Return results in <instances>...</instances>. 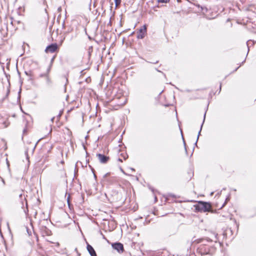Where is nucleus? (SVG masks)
Listing matches in <instances>:
<instances>
[{
	"label": "nucleus",
	"mask_w": 256,
	"mask_h": 256,
	"mask_svg": "<svg viewBox=\"0 0 256 256\" xmlns=\"http://www.w3.org/2000/svg\"><path fill=\"white\" fill-rule=\"evenodd\" d=\"M194 207L196 212H209L212 208V204L210 202L200 200L194 206Z\"/></svg>",
	"instance_id": "nucleus-1"
},
{
	"label": "nucleus",
	"mask_w": 256,
	"mask_h": 256,
	"mask_svg": "<svg viewBox=\"0 0 256 256\" xmlns=\"http://www.w3.org/2000/svg\"><path fill=\"white\" fill-rule=\"evenodd\" d=\"M216 248L214 246H210L206 244H202L198 248V250L202 256L210 254L212 255L215 251Z\"/></svg>",
	"instance_id": "nucleus-2"
},
{
	"label": "nucleus",
	"mask_w": 256,
	"mask_h": 256,
	"mask_svg": "<svg viewBox=\"0 0 256 256\" xmlns=\"http://www.w3.org/2000/svg\"><path fill=\"white\" fill-rule=\"evenodd\" d=\"M118 178L116 176H110V173L105 174L102 180L104 185L109 186L110 185H116L118 184Z\"/></svg>",
	"instance_id": "nucleus-3"
},
{
	"label": "nucleus",
	"mask_w": 256,
	"mask_h": 256,
	"mask_svg": "<svg viewBox=\"0 0 256 256\" xmlns=\"http://www.w3.org/2000/svg\"><path fill=\"white\" fill-rule=\"evenodd\" d=\"M112 248L116 250L119 254H122L124 251V245L121 242H114L112 244Z\"/></svg>",
	"instance_id": "nucleus-4"
},
{
	"label": "nucleus",
	"mask_w": 256,
	"mask_h": 256,
	"mask_svg": "<svg viewBox=\"0 0 256 256\" xmlns=\"http://www.w3.org/2000/svg\"><path fill=\"white\" fill-rule=\"evenodd\" d=\"M58 50V44L56 43H52L46 47L45 52H50L51 53H53L57 51Z\"/></svg>",
	"instance_id": "nucleus-5"
},
{
	"label": "nucleus",
	"mask_w": 256,
	"mask_h": 256,
	"mask_svg": "<svg viewBox=\"0 0 256 256\" xmlns=\"http://www.w3.org/2000/svg\"><path fill=\"white\" fill-rule=\"evenodd\" d=\"M146 24L142 26L137 32L136 38L138 39H142L146 33Z\"/></svg>",
	"instance_id": "nucleus-6"
},
{
	"label": "nucleus",
	"mask_w": 256,
	"mask_h": 256,
	"mask_svg": "<svg viewBox=\"0 0 256 256\" xmlns=\"http://www.w3.org/2000/svg\"><path fill=\"white\" fill-rule=\"evenodd\" d=\"M96 156L98 157L99 162L101 164H106L110 159L109 156L102 154H97Z\"/></svg>",
	"instance_id": "nucleus-7"
},
{
	"label": "nucleus",
	"mask_w": 256,
	"mask_h": 256,
	"mask_svg": "<svg viewBox=\"0 0 256 256\" xmlns=\"http://www.w3.org/2000/svg\"><path fill=\"white\" fill-rule=\"evenodd\" d=\"M40 230L42 234H44L46 236H50L51 235V230L48 229L46 226H40Z\"/></svg>",
	"instance_id": "nucleus-8"
},
{
	"label": "nucleus",
	"mask_w": 256,
	"mask_h": 256,
	"mask_svg": "<svg viewBox=\"0 0 256 256\" xmlns=\"http://www.w3.org/2000/svg\"><path fill=\"white\" fill-rule=\"evenodd\" d=\"M86 249L90 256H97L96 252L94 248L87 242Z\"/></svg>",
	"instance_id": "nucleus-9"
},
{
	"label": "nucleus",
	"mask_w": 256,
	"mask_h": 256,
	"mask_svg": "<svg viewBox=\"0 0 256 256\" xmlns=\"http://www.w3.org/2000/svg\"><path fill=\"white\" fill-rule=\"evenodd\" d=\"M24 74L30 77L28 78L29 80H33L35 78L32 70L24 71Z\"/></svg>",
	"instance_id": "nucleus-10"
},
{
	"label": "nucleus",
	"mask_w": 256,
	"mask_h": 256,
	"mask_svg": "<svg viewBox=\"0 0 256 256\" xmlns=\"http://www.w3.org/2000/svg\"><path fill=\"white\" fill-rule=\"evenodd\" d=\"M212 240L209 238H206V239L202 238H200V239L198 240V243L202 242V244H206V242H212Z\"/></svg>",
	"instance_id": "nucleus-11"
},
{
	"label": "nucleus",
	"mask_w": 256,
	"mask_h": 256,
	"mask_svg": "<svg viewBox=\"0 0 256 256\" xmlns=\"http://www.w3.org/2000/svg\"><path fill=\"white\" fill-rule=\"evenodd\" d=\"M206 111L205 112V113L204 114V120H203V122L200 126V131L198 132V136H197V141H198V138H199V136L200 134V132H201V130H202V126L204 124V120H205V118H206Z\"/></svg>",
	"instance_id": "nucleus-12"
},
{
	"label": "nucleus",
	"mask_w": 256,
	"mask_h": 256,
	"mask_svg": "<svg viewBox=\"0 0 256 256\" xmlns=\"http://www.w3.org/2000/svg\"><path fill=\"white\" fill-rule=\"evenodd\" d=\"M93 50V48L92 46H90L88 49V59L90 60L92 52Z\"/></svg>",
	"instance_id": "nucleus-13"
},
{
	"label": "nucleus",
	"mask_w": 256,
	"mask_h": 256,
	"mask_svg": "<svg viewBox=\"0 0 256 256\" xmlns=\"http://www.w3.org/2000/svg\"><path fill=\"white\" fill-rule=\"evenodd\" d=\"M232 230H231V228H228L225 232H224V237L226 238L228 234H232Z\"/></svg>",
	"instance_id": "nucleus-14"
},
{
	"label": "nucleus",
	"mask_w": 256,
	"mask_h": 256,
	"mask_svg": "<svg viewBox=\"0 0 256 256\" xmlns=\"http://www.w3.org/2000/svg\"><path fill=\"white\" fill-rule=\"evenodd\" d=\"M46 80L47 86H52V82L50 78L49 77V76L46 78Z\"/></svg>",
	"instance_id": "nucleus-15"
},
{
	"label": "nucleus",
	"mask_w": 256,
	"mask_h": 256,
	"mask_svg": "<svg viewBox=\"0 0 256 256\" xmlns=\"http://www.w3.org/2000/svg\"><path fill=\"white\" fill-rule=\"evenodd\" d=\"M180 132H181V135H182V140H183V143H184V149H185L186 153L187 154L188 152H187V149H186V142L184 140V136H183L182 130L181 129H180Z\"/></svg>",
	"instance_id": "nucleus-16"
},
{
	"label": "nucleus",
	"mask_w": 256,
	"mask_h": 256,
	"mask_svg": "<svg viewBox=\"0 0 256 256\" xmlns=\"http://www.w3.org/2000/svg\"><path fill=\"white\" fill-rule=\"evenodd\" d=\"M230 198L229 196H228L226 198L224 202L222 204V206L220 208V209L222 208H224L225 206V205L227 204L228 202L230 200Z\"/></svg>",
	"instance_id": "nucleus-17"
},
{
	"label": "nucleus",
	"mask_w": 256,
	"mask_h": 256,
	"mask_svg": "<svg viewBox=\"0 0 256 256\" xmlns=\"http://www.w3.org/2000/svg\"><path fill=\"white\" fill-rule=\"evenodd\" d=\"M49 75H48V72H45L43 74H40L39 77L40 78H45L48 76Z\"/></svg>",
	"instance_id": "nucleus-18"
},
{
	"label": "nucleus",
	"mask_w": 256,
	"mask_h": 256,
	"mask_svg": "<svg viewBox=\"0 0 256 256\" xmlns=\"http://www.w3.org/2000/svg\"><path fill=\"white\" fill-rule=\"evenodd\" d=\"M170 0H157L158 3H168Z\"/></svg>",
	"instance_id": "nucleus-19"
},
{
	"label": "nucleus",
	"mask_w": 256,
	"mask_h": 256,
	"mask_svg": "<svg viewBox=\"0 0 256 256\" xmlns=\"http://www.w3.org/2000/svg\"><path fill=\"white\" fill-rule=\"evenodd\" d=\"M250 42H252V45H254V40H248L247 42H246V44H247V46H248V52H249V44H250Z\"/></svg>",
	"instance_id": "nucleus-20"
},
{
	"label": "nucleus",
	"mask_w": 256,
	"mask_h": 256,
	"mask_svg": "<svg viewBox=\"0 0 256 256\" xmlns=\"http://www.w3.org/2000/svg\"><path fill=\"white\" fill-rule=\"evenodd\" d=\"M116 7L118 6L122 2V0H114Z\"/></svg>",
	"instance_id": "nucleus-21"
},
{
	"label": "nucleus",
	"mask_w": 256,
	"mask_h": 256,
	"mask_svg": "<svg viewBox=\"0 0 256 256\" xmlns=\"http://www.w3.org/2000/svg\"><path fill=\"white\" fill-rule=\"evenodd\" d=\"M70 194H68V196L67 198V202H68V207L70 208Z\"/></svg>",
	"instance_id": "nucleus-22"
},
{
	"label": "nucleus",
	"mask_w": 256,
	"mask_h": 256,
	"mask_svg": "<svg viewBox=\"0 0 256 256\" xmlns=\"http://www.w3.org/2000/svg\"><path fill=\"white\" fill-rule=\"evenodd\" d=\"M121 156H122L123 157V158L124 160H126L128 158V155L126 154H122Z\"/></svg>",
	"instance_id": "nucleus-23"
},
{
	"label": "nucleus",
	"mask_w": 256,
	"mask_h": 256,
	"mask_svg": "<svg viewBox=\"0 0 256 256\" xmlns=\"http://www.w3.org/2000/svg\"><path fill=\"white\" fill-rule=\"evenodd\" d=\"M26 232L28 236L32 235V230L30 229H29L28 227H26Z\"/></svg>",
	"instance_id": "nucleus-24"
},
{
	"label": "nucleus",
	"mask_w": 256,
	"mask_h": 256,
	"mask_svg": "<svg viewBox=\"0 0 256 256\" xmlns=\"http://www.w3.org/2000/svg\"><path fill=\"white\" fill-rule=\"evenodd\" d=\"M10 92V90L8 89L6 95L5 97L3 98V100H4L8 97Z\"/></svg>",
	"instance_id": "nucleus-25"
},
{
	"label": "nucleus",
	"mask_w": 256,
	"mask_h": 256,
	"mask_svg": "<svg viewBox=\"0 0 256 256\" xmlns=\"http://www.w3.org/2000/svg\"><path fill=\"white\" fill-rule=\"evenodd\" d=\"M55 58H56V56H54L52 58V59H51V60H50V65H51V66H52V64H53V62H54V60Z\"/></svg>",
	"instance_id": "nucleus-26"
},
{
	"label": "nucleus",
	"mask_w": 256,
	"mask_h": 256,
	"mask_svg": "<svg viewBox=\"0 0 256 256\" xmlns=\"http://www.w3.org/2000/svg\"><path fill=\"white\" fill-rule=\"evenodd\" d=\"M51 67H52V66L51 65H50L48 67V68H47V70H46V72H48V75H49V72L50 70V69H51Z\"/></svg>",
	"instance_id": "nucleus-27"
},
{
	"label": "nucleus",
	"mask_w": 256,
	"mask_h": 256,
	"mask_svg": "<svg viewBox=\"0 0 256 256\" xmlns=\"http://www.w3.org/2000/svg\"><path fill=\"white\" fill-rule=\"evenodd\" d=\"M92 172L94 174V178L96 179V174H94V169L92 168Z\"/></svg>",
	"instance_id": "nucleus-28"
},
{
	"label": "nucleus",
	"mask_w": 256,
	"mask_h": 256,
	"mask_svg": "<svg viewBox=\"0 0 256 256\" xmlns=\"http://www.w3.org/2000/svg\"><path fill=\"white\" fill-rule=\"evenodd\" d=\"M156 70L157 72H162V73L164 74V77H165V78L166 77V74H165L164 72H162V71H160V70H158V68H156Z\"/></svg>",
	"instance_id": "nucleus-29"
},
{
	"label": "nucleus",
	"mask_w": 256,
	"mask_h": 256,
	"mask_svg": "<svg viewBox=\"0 0 256 256\" xmlns=\"http://www.w3.org/2000/svg\"><path fill=\"white\" fill-rule=\"evenodd\" d=\"M202 10H205V12H207V11H208V9H207V8H206V7H205V8H202Z\"/></svg>",
	"instance_id": "nucleus-30"
},
{
	"label": "nucleus",
	"mask_w": 256,
	"mask_h": 256,
	"mask_svg": "<svg viewBox=\"0 0 256 256\" xmlns=\"http://www.w3.org/2000/svg\"><path fill=\"white\" fill-rule=\"evenodd\" d=\"M37 144H38V142L36 144L34 145V147L32 148V152H34V150H35V148H36V146Z\"/></svg>",
	"instance_id": "nucleus-31"
},
{
	"label": "nucleus",
	"mask_w": 256,
	"mask_h": 256,
	"mask_svg": "<svg viewBox=\"0 0 256 256\" xmlns=\"http://www.w3.org/2000/svg\"><path fill=\"white\" fill-rule=\"evenodd\" d=\"M221 88H222V84H220V88H218V90H219L218 94L220 93V92L221 91Z\"/></svg>",
	"instance_id": "nucleus-32"
},
{
	"label": "nucleus",
	"mask_w": 256,
	"mask_h": 256,
	"mask_svg": "<svg viewBox=\"0 0 256 256\" xmlns=\"http://www.w3.org/2000/svg\"><path fill=\"white\" fill-rule=\"evenodd\" d=\"M24 212L26 214L27 212H28V208H26V209H24Z\"/></svg>",
	"instance_id": "nucleus-33"
},
{
	"label": "nucleus",
	"mask_w": 256,
	"mask_h": 256,
	"mask_svg": "<svg viewBox=\"0 0 256 256\" xmlns=\"http://www.w3.org/2000/svg\"><path fill=\"white\" fill-rule=\"evenodd\" d=\"M62 26L63 28H65L64 21L63 22Z\"/></svg>",
	"instance_id": "nucleus-34"
},
{
	"label": "nucleus",
	"mask_w": 256,
	"mask_h": 256,
	"mask_svg": "<svg viewBox=\"0 0 256 256\" xmlns=\"http://www.w3.org/2000/svg\"><path fill=\"white\" fill-rule=\"evenodd\" d=\"M42 1H43V4H46V0H43Z\"/></svg>",
	"instance_id": "nucleus-35"
},
{
	"label": "nucleus",
	"mask_w": 256,
	"mask_h": 256,
	"mask_svg": "<svg viewBox=\"0 0 256 256\" xmlns=\"http://www.w3.org/2000/svg\"><path fill=\"white\" fill-rule=\"evenodd\" d=\"M74 251L76 252V253H78V248H75L74 249Z\"/></svg>",
	"instance_id": "nucleus-36"
},
{
	"label": "nucleus",
	"mask_w": 256,
	"mask_h": 256,
	"mask_svg": "<svg viewBox=\"0 0 256 256\" xmlns=\"http://www.w3.org/2000/svg\"><path fill=\"white\" fill-rule=\"evenodd\" d=\"M194 148H193V150H192V154H191L190 156H192V154H193V152H194Z\"/></svg>",
	"instance_id": "nucleus-37"
},
{
	"label": "nucleus",
	"mask_w": 256,
	"mask_h": 256,
	"mask_svg": "<svg viewBox=\"0 0 256 256\" xmlns=\"http://www.w3.org/2000/svg\"><path fill=\"white\" fill-rule=\"evenodd\" d=\"M26 132V128H25L24 130H23V132H24H24Z\"/></svg>",
	"instance_id": "nucleus-38"
},
{
	"label": "nucleus",
	"mask_w": 256,
	"mask_h": 256,
	"mask_svg": "<svg viewBox=\"0 0 256 256\" xmlns=\"http://www.w3.org/2000/svg\"><path fill=\"white\" fill-rule=\"evenodd\" d=\"M118 160L119 162H122V160L121 158H118Z\"/></svg>",
	"instance_id": "nucleus-39"
},
{
	"label": "nucleus",
	"mask_w": 256,
	"mask_h": 256,
	"mask_svg": "<svg viewBox=\"0 0 256 256\" xmlns=\"http://www.w3.org/2000/svg\"><path fill=\"white\" fill-rule=\"evenodd\" d=\"M54 117H53L52 118H51V121H52V122H54Z\"/></svg>",
	"instance_id": "nucleus-40"
},
{
	"label": "nucleus",
	"mask_w": 256,
	"mask_h": 256,
	"mask_svg": "<svg viewBox=\"0 0 256 256\" xmlns=\"http://www.w3.org/2000/svg\"><path fill=\"white\" fill-rule=\"evenodd\" d=\"M61 10H62V8H61V7H59V8H58V11H60Z\"/></svg>",
	"instance_id": "nucleus-41"
},
{
	"label": "nucleus",
	"mask_w": 256,
	"mask_h": 256,
	"mask_svg": "<svg viewBox=\"0 0 256 256\" xmlns=\"http://www.w3.org/2000/svg\"><path fill=\"white\" fill-rule=\"evenodd\" d=\"M158 60H157V61H156V62H152V64H158Z\"/></svg>",
	"instance_id": "nucleus-42"
},
{
	"label": "nucleus",
	"mask_w": 256,
	"mask_h": 256,
	"mask_svg": "<svg viewBox=\"0 0 256 256\" xmlns=\"http://www.w3.org/2000/svg\"><path fill=\"white\" fill-rule=\"evenodd\" d=\"M130 170H132V171H135V170L134 168H130Z\"/></svg>",
	"instance_id": "nucleus-43"
},
{
	"label": "nucleus",
	"mask_w": 256,
	"mask_h": 256,
	"mask_svg": "<svg viewBox=\"0 0 256 256\" xmlns=\"http://www.w3.org/2000/svg\"><path fill=\"white\" fill-rule=\"evenodd\" d=\"M217 236H218V234H216L215 235V238H216V240H217V239H218V238H217Z\"/></svg>",
	"instance_id": "nucleus-44"
},
{
	"label": "nucleus",
	"mask_w": 256,
	"mask_h": 256,
	"mask_svg": "<svg viewBox=\"0 0 256 256\" xmlns=\"http://www.w3.org/2000/svg\"><path fill=\"white\" fill-rule=\"evenodd\" d=\"M239 68V67H238L237 68H236L234 70V72H236L238 70V69Z\"/></svg>",
	"instance_id": "nucleus-45"
},
{
	"label": "nucleus",
	"mask_w": 256,
	"mask_h": 256,
	"mask_svg": "<svg viewBox=\"0 0 256 256\" xmlns=\"http://www.w3.org/2000/svg\"><path fill=\"white\" fill-rule=\"evenodd\" d=\"M197 142H198V141L196 140V142L194 143V146H197Z\"/></svg>",
	"instance_id": "nucleus-46"
},
{
	"label": "nucleus",
	"mask_w": 256,
	"mask_h": 256,
	"mask_svg": "<svg viewBox=\"0 0 256 256\" xmlns=\"http://www.w3.org/2000/svg\"><path fill=\"white\" fill-rule=\"evenodd\" d=\"M120 170H121V172H122L123 173L125 174L124 170L122 168H120Z\"/></svg>",
	"instance_id": "nucleus-47"
},
{
	"label": "nucleus",
	"mask_w": 256,
	"mask_h": 256,
	"mask_svg": "<svg viewBox=\"0 0 256 256\" xmlns=\"http://www.w3.org/2000/svg\"><path fill=\"white\" fill-rule=\"evenodd\" d=\"M64 91L66 92V84L64 85Z\"/></svg>",
	"instance_id": "nucleus-48"
},
{
	"label": "nucleus",
	"mask_w": 256,
	"mask_h": 256,
	"mask_svg": "<svg viewBox=\"0 0 256 256\" xmlns=\"http://www.w3.org/2000/svg\"><path fill=\"white\" fill-rule=\"evenodd\" d=\"M88 155V154L87 152H86V156L87 157Z\"/></svg>",
	"instance_id": "nucleus-49"
},
{
	"label": "nucleus",
	"mask_w": 256,
	"mask_h": 256,
	"mask_svg": "<svg viewBox=\"0 0 256 256\" xmlns=\"http://www.w3.org/2000/svg\"><path fill=\"white\" fill-rule=\"evenodd\" d=\"M78 254V256H80V254L78 252V253H77Z\"/></svg>",
	"instance_id": "nucleus-50"
},
{
	"label": "nucleus",
	"mask_w": 256,
	"mask_h": 256,
	"mask_svg": "<svg viewBox=\"0 0 256 256\" xmlns=\"http://www.w3.org/2000/svg\"><path fill=\"white\" fill-rule=\"evenodd\" d=\"M154 2V0H151L149 1V2Z\"/></svg>",
	"instance_id": "nucleus-51"
},
{
	"label": "nucleus",
	"mask_w": 256,
	"mask_h": 256,
	"mask_svg": "<svg viewBox=\"0 0 256 256\" xmlns=\"http://www.w3.org/2000/svg\"><path fill=\"white\" fill-rule=\"evenodd\" d=\"M212 93L210 92V97H212Z\"/></svg>",
	"instance_id": "nucleus-52"
},
{
	"label": "nucleus",
	"mask_w": 256,
	"mask_h": 256,
	"mask_svg": "<svg viewBox=\"0 0 256 256\" xmlns=\"http://www.w3.org/2000/svg\"><path fill=\"white\" fill-rule=\"evenodd\" d=\"M245 62V60L242 62V64H243Z\"/></svg>",
	"instance_id": "nucleus-53"
},
{
	"label": "nucleus",
	"mask_w": 256,
	"mask_h": 256,
	"mask_svg": "<svg viewBox=\"0 0 256 256\" xmlns=\"http://www.w3.org/2000/svg\"><path fill=\"white\" fill-rule=\"evenodd\" d=\"M112 5H113V4L112 3V4H111V6H110V8H112Z\"/></svg>",
	"instance_id": "nucleus-54"
},
{
	"label": "nucleus",
	"mask_w": 256,
	"mask_h": 256,
	"mask_svg": "<svg viewBox=\"0 0 256 256\" xmlns=\"http://www.w3.org/2000/svg\"><path fill=\"white\" fill-rule=\"evenodd\" d=\"M84 150L86 149V147L85 146H84Z\"/></svg>",
	"instance_id": "nucleus-55"
},
{
	"label": "nucleus",
	"mask_w": 256,
	"mask_h": 256,
	"mask_svg": "<svg viewBox=\"0 0 256 256\" xmlns=\"http://www.w3.org/2000/svg\"><path fill=\"white\" fill-rule=\"evenodd\" d=\"M20 197H22V194H20Z\"/></svg>",
	"instance_id": "nucleus-56"
},
{
	"label": "nucleus",
	"mask_w": 256,
	"mask_h": 256,
	"mask_svg": "<svg viewBox=\"0 0 256 256\" xmlns=\"http://www.w3.org/2000/svg\"><path fill=\"white\" fill-rule=\"evenodd\" d=\"M89 162V160H86V162L88 163Z\"/></svg>",
	"instance_id": "nucleus-57"
},
{
	"label": "nucleus",
	"mask_w": 256,
	"mask_h": 256,
	"mask_svg": "<svg viewBox=\"0 0 256 256\" xmlns=\"http://www.w3.org/2000/svg\"><path fill=\"white\" fill-rule=\"evenodd\" d=\"M64 38L62 40H61V43L64 41Z\"/></svg>",
	"instance_id": "nucleus-58"
},
{
	"label": "nucleus",
	"mask_w": 256,
	"mask_h": 256,
	"mask_svg": "<svg viewBox=\"0 0 256 256\" xmlns=\"http://www.w3.org/2000/svg\"><path fill=\"white\" fill-rule=\"evenodd\" d=\"M64 162L63 160H62V161L61 162V163H62V164H63Z\"/></svg>",
	"instance_id": "nucleus-59"
},
{
	"label": "nucleus",
	"mask_w": 256,
	"mask_h": 256,
	"mask_svg": "<svg viewBox=\"0 0 256 256\" xmlns=\"http://www.w3.org/2000/svg\"><path fill=\"white\" fill-rule=\"evenodd\" d=\"M186 91L188 92H189L190 90H186Z\"/></svg>",
	"instance_id": "nucleus-60"
},
{
	"label": "nucleus",
	"mask_w": 256,
	"mask_h": 256,
	"mask_svg": "<svg viewBox=\"0 0 256 256\" xmlns=\"http://www.w3.org/2000/svg\"><path fill=\"white\" fill-rule=\"evenodd\" d=\"M76 172H74V176H76Z\"/></svg>",
	"instance_id": "nucleus-61"
},
{
	"label": "nucleus",
	"mask_w": 256,
	"mask_h": 256,
	"mask_svg": "<svg viewBox=\"0 0 256 256\" xmlns=\"http://www.w3.org/2000/svg\"><path fill=\"white\" fill-rule=\"evenodd\" d=\"M209 106V104H208L207 108H208V106Z\"/></svg>",
	"instance_id": "nucleus-62"
},
{
	"label": "nucleus",
	"mask_w": 256,
	"mask_h": 256,
	"mask_svg": "<svg viewBox=\"0 0 256 256\" xmlns=\"http://www.w3.org/2000/svg\"><path fill=\"white\" fill-rule=\"evenodd\" d=\"M242 64H240V66H238V67H240V66H242Z\"/></svg>",
	"instance_id": "nucleus-63"
},
{
	"label": "nucleus",
	"mask_w": 256,
	"mask_h": 256,
	"mask_svg": "<svg viewBox=\"0 0 256 256\" xmlns=\"http://www.w3.org/2000/svg\"><path fill=\"white\" fill-rule=\"evenodd\" d=\"M66 82H68V78H66Z\"/></svg>",
	"instance_id": "nucleus-64"
}]
</instances>
